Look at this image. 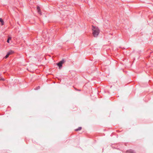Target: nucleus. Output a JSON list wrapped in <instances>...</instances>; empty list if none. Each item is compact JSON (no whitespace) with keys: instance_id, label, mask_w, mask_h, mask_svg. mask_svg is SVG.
Masks as SVG:
<instances>
[{"instance_id":"20e7f679","label":"nucleus","mask_w":153,"mask_h":153,"mask_svg":"<svg viewBox=\"0 0 153 153\" xmlns=\"http://www.w3.org/2000/svg\"><path fill=\"white\" fill-rule=\"evenodd\" d=\"M14 53V51L12 50H10L7 53V55H8V56L10 55L13 54Z\"/></svg>"},{"instance_id":"1a4fd4ad","label":"nucleus","mask_w":153,"mask_h":153,"mask_svg":"<svg viewBox=\"0 0 153 153\" xmlns=\"http://www.w3.org/2000/svg\"><path fill=\"white\" fill-rule=\"evenodd\" d=\"M40 88V86H39L38 87H36V88H34V89L35 90H37L39 89Z\"/></svg>"},{"instance_id":"39448f33","label":"nucleus","mask_w":153,"mask_h":153,"mask_svg":"<svg viewBox=\"0 0 153 153\" xmlns=\"http://www.w3.org/2000/svg\"><path fill=\"white\" fill-rule=\"evenodd\" d=\"M37 10L38 13L39 14H40L41 15L42 13H41V10H40V8L39 7L37 6Z\"/></svg>"},{"instance_id":"f257e3e1","label":"nucleus","mask_w":153,"mask_h":153,"mask_svg":"<svg viewBox=\"0 0 153 153\" xmlns=\"http://www.w3.org/2000/svg\"><path fill=\"white\" fill-rule=\"evenodd\" d=\"M92 33L94 37H97L100 33V30L98 27L92 26Z\"/></svg>"},{"instance_id":"0eeeda50","label":"nucleus","mask_w":153,"mask_h":153,"mask_svg":"<svg viewBox=\"0 0 153 153\" xmlns=\"http://www.w3.org/2000/svg\"><path fill=\"white\" fill-rule=\"evenodd\" d=\"M11 37H9L8 38V39H7V42L8 43H9V42H10V40H11Z\"/></svg>"},{"instance_id":"9b49d317","label":"nucleus","mask_w":153,"mask_h":153,"mask_svg":"<svg viewBox=\"0 0 153 153\" xmlns=\"http://www.w3.org/2000/svg\"><path fill=\"white\" fill-rule=\"evenodd\" d=\"M4 79L3 78H1L0 77V80H2V81H4Z\"/></svg>"},{"instance_id":"f03ea898","label":"nucleus","mask_w":153,"mask_h":153,"mask_svg":"<svg viewBox=\"0 0 153 153\" xmlns=\"http://www.w3.org/2000/svg\"><path fill=\"white\" fill-rule=\"evenodd\" d=\"M65 62V60L64 59H63L62 60L56 63L57 65L59 67V69L61 68L62 67V64Z\"/></svg>"},{"instance_id":"6e6552de","label":"nucleus","mask_w":153,"mask_h":153,"mask_svg":"<svg viewBox=\"0 0 153 153\" xmlns=\"http://www.w3.org/2000/svg\"><path fill=\"white\" fill-rule=\"evenodd\" d=\"M81 129H82V127H79L78 128L76 129L75 130L76 131H79V130H81Z\"/></svg>"},{"instance_id":"9d476101","label":"nucleus","mask_w":153,"mask_h":153,"mask_svg":"<svg viewBox=\"0 0 153 153\" xmlns=\"http://www.w3.org/2000/svg\"><path fill=\"white\" fill-rule=\"evenodd\" d=\"M8 56H9L8 55H7V54L4 57V58L6 59L8 57Z\"/></svg>"},{"instance_id":"f8f14e48","label":"nucleus","mask_w":153,"mask_h":153,"mask_svg":"<svg viewBox=\"0 0 153 153\" xmlns=\"http://www.w3.org/2000/svg\"><path fill=\"white\" fill-rule=\"evenodd\" d=\"M76 89V91H81V90H78V89Z\"/></svg>"},{"instance_id":"7ed1b4c3","label":"nucleus","mask_w":153,"mask_h":153,"mask_svg":"<svg viewBox=\"0 0 153 153\" xmlns=\"http://www.w3.org/2000/svg\"><path fill=\"white\" fill-rule=\"evenodd\" d=\"M126 153H136L135 151L132 149H129L127 150L126 152Z\"/></svg>"},{"instance_id":"423d86ee","label":"nucleus","mask_w":153,"mask_h":153,"mask_svg":"<svg viewBox=\"0 0 153 153\" xmlns=\"http://www.w3.org/2000/svg\"><path fill=\"white\" fill-rule=\"evenodd\" d=\"M0 22H1V25H4V22L1 18H0Z\"/></svg>"}]
</instances>
